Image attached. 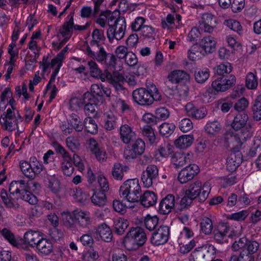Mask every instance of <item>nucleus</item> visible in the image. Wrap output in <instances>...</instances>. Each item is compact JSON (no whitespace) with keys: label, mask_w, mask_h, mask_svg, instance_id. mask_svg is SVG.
Segmentation results:
<instances>
[{"label":"nucleus","mask_w":261,"mask_h":261,"mask_svg":"<svg viewBox=\"0 0 261 261\" xmlns=\"http://www.w3.org/2000/svg\"><path fill=\"white\" fill-rule=\"evenodd\" d=\"M224 24L240 36L242 35L244 33L243 29L240 22L236 20L232 19L225 20Z\"/></svg>","instance_id":"nucleus-33"},{"label":"nucleus","mask_w":261,"mask_h":261,"mask_svg":"<svg viewBox=\"0 0 261 261\" xmlns=\"http://www.w3.org/2000/svg\"><path fill=\"white\" fill-rule=\"evenodd\" d=\"M97 236L106 242L112 241L113 235L111 228L106 223H103L96 228L95 231Z\"/></svg>","instance_id":"nucleus-21"},{"label":"nucleus","mask_w":261,"mask_h":261,"mask_svg":"<svg viewBox=\"0 0 261 261\" xmlns=\"http://www.w3.org/2000/svg\"><path fill=\"white\" fill-rule=\"evenodd\" d=\"M20 168L25 176L31 178L34 177V173L31 171V165L28 162L23 161L20 163Z\"/></svg>","instance_id":"nucleus-57"},{"label":"nucleus","mask_w":261,"mask_h":261,"mask_svg":"<svg viewBox=\"0 0 261 261\" xmlns=\"http://www.w3.org/2000/svg\"><path fill=\"white\" fill-rule=\"evenodd\" d=\"M141 31L144 38L154 39L156 35L155 30L151 26L144 25Z\"/></svg>","instance_id":"nucleus-54"},{"label":"nucleus","mask_w":261,"mask_h":261,"mask_svg":"<svg viewBox=\"0 0 261 261\" xmlns=\"http://www.w3.org/2000/svg\"><path fill=\"white\" fill-rule=\"evenodd\" d=\"M210 191L211 188L208 183L202 186L200 181L196 180L189 185L185 192L192 198L199 202H203L207 198Z\"/></svg>","instance_id":"nucleus-5"},{"label":"nucleus","mask_w":261,"mask_h":261,"mask_svg":"<svg viewBox=\"0 0 261 261\" xmlns=\"http://www.w3.org/2000/svg\"><path fill=\"white\" fill-rule=\"evenodd\" d=\"M261 150V137L259 136H255L254 138L253 146L250 148L249 155L253 157L256 155L257 152H259Z\"/></svg>","instance_id":"nucleus-55"},{"label":"nucleus","mask_w":261,"mask_h":261,"mask_svg":"<svg viewBox=\"0 0 261 261\" xmlns=\"http://www.w3.org/2000/svg\"><path fill=\"white\" fill-rule=\"evenodd\" d=\"M88 65L89 68L90 75L92 77L98 78L100 75L101 71L98 68L96 63L93 60H90L88 62Z\"/></svg>","instance_id":"nucleus-56"},{"label":"nucleus","mask_w":261,"mask_h":261,"mask_svg":"<svg viewBox=\"0 0 261 261\" xmlns=\"http://www.w3.org/2000/svg\"><path fill=\"white\" fill-rule=\"evenodd\" d=\"M170 228L167 225H161L152 234L151 243L155 246L166 244L169 238Z\"/></svg>","instance_id":"nucleus-11"},{"label":"nucleus","mask_w":261,"mask_h":261,"mask_svg":"<svg viewBox=\"0 0 261 261\" xmlns=\"http://www.w3.org/2000/svg\"><path fill=\"white\" fill-rule=\"evenodd\" d=\"M126 28L125 19L124 17L119 16L114 24L109 25L107 35L109 41L112 43L115 39L120 40L122 39L125 33Z\"/></svg>","instance_id":"nucleus-6"},{"label":"nucleus","mask_w":261,"mask_h":261,"mask_svg":"<svg viewBox=\"0 0 261 261\" xmlns=\"http://www.w3.org/2000/svg\"><path fill=\"white\" fill-rule=\"evenodd\" d=\"M61 168L64 175L71 176L74 171V167L72 164V158L70 155L69 158H64L61 164Z\"/></svg>","instance_id":"nucleus-36"},{"label":"nucleus","mask_w":261,"mask_h":261,"mask_svg":"<svg viewBox=\"0 0 261 261\" xmlns=\"http://www.w3.org/2000/svg\"><path fill=\"white\" fill-rule=\"evenodd\" d=\"M147 240L144 229L139 226L132 227L124 237V243L126 245H133L129 249H137L142 246Z\"/></svg>","instance_id":"nucleus-4"},{"label":"nucleus","mask_w":261,"mask_h":261,"mask_svg":"<svg viewBox=\"0 0 261 261\" xmlns=\"http://www.w3.org/2000/svg\"><path fill=\"white\" fill-rule=\"evenodd\" d=\"M248 120L247 114L243 112L238 113L231 123V127L233 130H240L234 136L238 148L241 147L243 144L253 136L252 128L250 124H247Z\"/></svg>","instance_id":"nucleus-1"},{"label":"nucleus","mask_w":261,"mask_h":261,"mask_svg":"<svg viewBox=\"0 0 261 261\" xmlns=\"http://www.w3.org/2000/svg\"><path fill=\"white\" fill-rule=\"evenodd\" d=\"M199 172V168L197 165L189 164L179 171L177 177L178 180L180 184H186L193 179Z\"/></svg>","instance_id":"nucleus-13"},{"label":"nucleus","mask_w":261,"mask_h":261,"mask_svg":"<svg viewBox=\"0 0 261 261\" xmlns=\"http://www.w3.org/2000/svg\"><path fill=\"white\" fill-rule=\"evenodd\" d=\"M70 122L72 127L77 132H81L84 128V125L82 123L80 117L75 114H72L70 115Z\"/></svg>","instance_id":"nucleus-47"},{"label":"nucleus","mask_w":261,"mask_h":261,"mask_svg":"<svg viewBox=\"0 0 261 261\" xmlns=\"http://www.w3.org/2000/svg\"><path fill=\"white\" fill-rule=\"evenodd\" d=\"M48 188L55 193L58 192L60 189V182L59 180L55 177L49 178Z\"/></svg>","instance_id":"nucleus-64"},{"label":"nucleus","mask_w":261,"mask_h":261,"mask_svg":"<svg viewBox=\"0 0 261 261\" xmlns=\"http://www.w3.org/2000/svg\"><path fill=\"white\" fill-rule=\"evenodd\" d=\"M128 167L122 166L120 163H115L112 170V175L117 180H122L123 176V172H127Z\"/></svg>","instance_id":"nucleus-35"},{"label":"nucleus","mask_w":261,"mask_h":261,"mask_svg":"<svg viewBox=\"0 0 261 261\" xmlns=\"http://www.w3.org/2000/svg\"><path fill=\"white\" fill-rule=\"evenodd\" d=\"M258 248L259 243L255 241H248L247 239L246 248L244 249H246L249 253L253 255L258 250Z\"/></svg>","instance_id":"nucleus-63"},{"label":"nucleus","mask_w":261,"mask_h":261,"mask_svg":"<svg viewBox=\"0 0 261 261\" xmlns=\"http://www.w3.org/2000/svg\"><path fill=\"white\" fill-rule=\"evenodd\" d=\"M201 230L205 234H210L213 230V226L212 220L206 217H203L200 222Z\"/></svg>","instance_id":"nucleus-39"},{"label":"nucleus","mask_w":261,"mask_h":261,"mask_svg":"<svg viewBox=\"0 0 261 261\" xmlns=\"http://www.w3.org/2000/svg\"><path fill=\"white\" fill-rule=\"evenodd\" d=\"M109 83H111L116 90L122 89L121 83L124 81V77L122 74L117 71H114L112 73H109Z\"/></svg>","instance_id":"nucleus-28"},{"label":"nucleus","mask_w":261,"mask_h":261,"mask_svg":"<svg viewBox=\"0 0 261 261\" xmlns=\"http://www.w3.org/2000/svg\"><path fill=\"white\" fill-rule=\"evenodd\" d=\"M141 189L137 178L126 180L120 188V195L130 202H138Z\"/></svg>","instance_id":"nucleus-2"},{"label":"nucleus","mask_w":261,"mask_h":261,"mask_svg":"<svg viewBox=\"0 0 261 261\" xmlns=\"http://www.w3.org/2000/svg\"><path fill=\"white\" fill-rule=\"evenodd\" d=\"M72 217L77 225L83 228H89L92 225L93 218L90 213L77 208L72 212Z\"/></svg>","instance_id":"nucleus-10"},{"label":"nucleus","mask_w":261,"mask_h":261,"mask_svg":"<svg viewBox=\"0 0 261 261\" xmlns=\"http://www.w3.org/2000/svg\"><path fill=\"white\" fill-rule=\"evenodd\" d=\"M139 202L144 207H148L154 205L156 203L157 197L155 193L152 191H146L142 195L140 194Z\"/></svg>","instance_id":"nucleus-22"},{"label":"nucleus","mask_w":261,"mask_h":261,"mask_svg":"<svg viewBox=\"0 0 261 261\" xmlns=\"http://www.w3.org/2000/svg\"><path fill=\"white\" fill-rule=\"evenodd\" d=\"M74 12H71L68 16V20L65 21L62 26H64L69 28V31L71 34V37L73 34V29L74 31H83L86 30L90 26V23L87 22L85 25H80L77 24H74Z\"/></svg>","instance_id":"nucleus-23"},{"label":"nucleus","mask_w":261,"mask_h":261,"mask_svg":"<svg viewBox=\"0 0 261 261\" xmlns=\"http://www.w3.org/2000/svg\"><path fill=\"white\" fill-rule=\"evenodd\" d=\"M195 79L196 81L200 84L204 83L210 76V71L207 68L202 70L199 69L195 71Z\"/></svg>","instance_id":"nucleus-41"},{"label":"nucleus","mask_w":261,"mask_h":261,"mask_svg":"<svg viewBox=\"0 0 261 261\" xmlns=\"http://www.w3.org/2000/svg\"><path fill=\"white\" fill-rule=\"evenodd\" d=\"M193 141V135H182L175 141V145L180 149H186L192 144Z\"/></svg>","instance_id":"nucleus-27"},{"label":"nucleus","mask_w":261,"mask_h":261,"mask_svg":"<svg viewBox=\"0 0 261 261\" xmlns=\"http://www.w3.org/2000/svg\"><path fill=\"white\" fill-rule=\"evenodd\" d=\"M38 231L29 230L26 232L23 236L24 242L27 243L30 246L36 247L37 243L40 241L42 238Z\"/></svg>","instance_id":"nucleus-24"},{"label":"nucleus","mask_w":261,"mask_h":261,"mask_svg":"<svg viewBox=\"0 0 261 261\" xmlns=\"http://www.w3.org/2000/svg\"><path fill=\"white\" fill-rule=\"evenodd\" d=\"M66 142L67 147L73 152H76L79 150L80 143L79 141L74 137L70 136L67 137Z\"/></svg>","instance_id":"nucleus-50"},{"label":"nucleus","mask_w":261,"mask_h":261,"mask_svg":"<svg viewBox=\"0 0 261 261\" xmlns=\"http://www.w3.org/2000/svg\"><path fill=\"white\" fill-rule=\"evenodd\" d=\"M83 125L86 131L92 134H95L98 132L97 124L95 120L90 117H88L85 119Z\"/></svg>","instance_id":"nucleus-37"},{"label":"nucleus","mask_w":261,"mask_h":261,"mask_svg":"<svg viewBox=\"0 0 261 261\" xmlns=\"http://www.w3.org/2000/svg\"><path fill=\"white\" fill-rule=\"evenodd\" d=\"M236 77L233 75L229 76L220 77L217 78L212 83V88L207 90V92L211 93L213 90L217 92H224L234 85Z\"/></svg>","instance_id":"nucleus-8"},{"label":"nucleus","mask_w":261,"mask_h":261,"mask_svg":"<svg viewBox=\"0 0 261 261\" xmlns=\"http://www.w3.org/2000/svg\"><path fill=\"white\" fill-rule=\"evenodd\" d=\"M120 138L124 143L128 144L136 138V134L127 124L122 125L119 128Z\"/></svg>","instance_id":"nucleus-20"},{"label":"nucleus","mask_w":261,"mask_h":261,"mask_svg":"<svg viewBox=\"0 0 261 261\" xmlns=\"http://www.w3.org/2000/svg\"><path fill=\"white\" fill-rule=\"evenodd\" d=\"M2 235L7 240L8 242L14 246L18 247L19 243L17 240L15 238L14 234L6 228L2 229L1 231Z\"/></svg>","instance_id":"nucleus-51"},{"label":"nucleus","mask_w":261,"mask_h":261,"mask_svg":"<svg viewBox=\"0 0 261 261\" xmlns=\"http://www.w3.org/2000/svg\"><path fill=\"white\" fill-rule=\"evenodd\" d=\"M18 183L16 180H14L10 185L9 191L10 194L8 195L7 191L3 189L1 191V197L5 205L8 208H12L17 209L19 207V204L18 203L17 200L12 197L14 194L18 193Z\"/></svg>","instance_id":"nucleus-7"},{"label":"nucleus","mask_w":261,"mask_h":261,"mask_svg":"<svg viewBox=\"0 0 261 261\" xmlns=\"http://www.w3.org/2000/svg\"><path fill=\"white\" fill-rule=\"evenodd\" d=\"M194 200L196 201L195 199L192 198V197L189 195L186 194L185 192V196L181 198L180 201L179 207L178 210L182 211L183 209L187 208L188 206L190 205Z\"/></svg>","instance_id":"nucleus-58"},{"label":"nucleus","mask_w":261,"mask_h":261,"mask_svg":"<svg viewBox=\"0 0 261 261\" xmlns=\"http://www.w3.org/2000/svg\"><path fill=\"white\" fill-rule=\"evenodd\" d=\"M167 78L171 83H185L190 80V75L182 70H174L169 73Z\"/></svg>","instance_id":"nucleus-19"},{"label":"nucleus","mask_w":261,"mask_h":261,"mask_svg":"<svg viewBox=\"0 0 261 261\" xmlns=\"http://www.w3.org/2000/svg\"><path fill=\"white\" fill-rule=\"evenodd\" d=\"M159 223V218L156 216H151L148 215L144 219V225L150 231L153 230Z\"/></svg>","instance_id":"nucleus-48"},{"label":"nucleus","mask_w":261,"mask_h":261,"mask_svg":"<svg viewBox=\"0 0 261 261\" xmlns=\"http://www.w3.org/2000/svg\"><path fill=\"white\" fill-rule=\"evenodd\" d=\"M116 119L114 115H108L107 119L105 120L104 125L105 128L108 130L113 129L117 124Z\"/></svg>","instance_id":"nucleus-60"},{"label":"nucleus","mask_w":261,"mask_h":261,"mask_svg":"<svg viewBox=\"0 0 261 261\" xmlns=\"http://www.w3.org/2000/svg\"><path fill=\"white\" fill-rule=\"evenodd\" d=\"M175 197L173 194H168L160 202L159 211L163 215L168 214L174 207Z\"/></svg>","instance_id":"nucleus-17"},{"label":"nucleus","mask_w":261,"mask_h":261,"mask_svg":"<svg viewBox=\"0 0 261 261\" xmlns=\"http://www.w3.org/2000/svg\"><path fill=\"white\" fill-rule=\"evenodd\" d=\"M204 129L207 134L214 135L220 132L221 129V125L216 120L208 121L206 124Z\"/></svg>","instance_id":"nucleus-38"},{"label":"nucleus","mask_w":261,"mask_h":261,"mask_svg":"<svg viewBox=\"0 0 261 261\" xmlns=\"http://www.w3.org/2000/svg\"><path fill=\"white\" fill-rule=\"evenodd\" d=\"M185 110L188 116L195 119H202L207 114V111L205 108H198L191 102L186 105Z\"/></svg>","instance_id":"nucleus-18"},{"label":"nucleus","mask_w":261,"mask_h":261,"mask_svg":"<svg viewBox=\"0 0 261 261\" xmlns=\"http://www.w3.org/2000/svg\"><path fill=\"white\" fill-rule=\"evenodd\" d=\"M92 36L93 39L90 42V44L92 46L94 45L99 46L98 43L100 41H102L105 39L103 31L98 29H95L94 30L92 34Z\"/></svg>","instance_id":"nucleus-45"},{"label":"nucleus","mask_w":261,"mask_h":261,"mask_svg":"<svg viewBox=\"0 0 261 261\" xmlns=\"http://www.w3.org/2000/svg\"><path fill=\"white\" fill-rule=\"evenodd\" d=\"M175 128V125L173 123H163L160 126V133L161 135L169 137L173 132Z\"/></svg>","instance_id":"nucleus-43"},{"label":"nucleus","mask_w":261,"mask_h":261,"mask_svg":"<svg viewBox=\"0 0 261 261\" xmlns=\"http://www.w3.org/2000/svg\"><path fill=\"white\" fill-rule=\"evenodd\" d=\"M145 21V19L142 17H137L135 21L132 23L131 29L134 32H138L141 31L144 27Z\"/></svg>","instance_id":"nucleus-62"},{"label":"nucleus","mask_w":261,"mask_h":261,"mask_svg":"<svg viewBox=\"0 0 261 261\" xmlns=\"http://www.w3.org/2000/svg\"><path fill=\"white\" fill-rule=\"evenodd\" d=\"M179 128L182 132H187L193 128V123L189 118H184L179 122Z\"/></svg>","instance_id":"nucleus-61"},{"label":"nucleus","mask_w":261,"mask_h":261,"mask_svg":"<svg viewBox=\"0 0 261 261\" xmlns=\"http://www.w3.org/2000/svg\"><path fill=\"white\" fill-rule=\"evenodd\" d=\"M199 22L200 29L205 32L211 33L216 26L217 18L211 14L205 13L202 15L201 20Z\"/></svg>","instance_id":"nucleus-16"},{"label":"nucleus","mask_w":261,"mask_h":261,"mask_svg":"<svg viewBox=\"0 0 261 261\" xmlns=\"http://www.w3.org/2000/svg\"><path fill=\"white\" fill-rule=\"evenodd\" d=\"M159 175V170L154 165H148L146 170L142 172L141 179L146 187H150L154 182H156Z\"/></svg>","instance_id":"nucleus-14"},{"label":"nucleus","mask_w":261,"mask_h":261,"mask_svg":"<svg viewBox=\"0 0 261 261\" xmlns=\"http://www.w3.org/2000/svg\"><path fill=\"white\" fill-rule=\"evenodd\" d=\"M143 135L148 140L150 144H153L156 139L154 130L149 125L145 126L142 129Z\"/></svg>","instance_id":"nucleus-53"},{"label":"nucleus","mask_w":261,"mask_h":261,"mask_svg":"<svg viewBox=\"0 0 261 261\" xmlns=\"http://www.w3.org/2000/svg\"><path fill=\"white\" fill-rule=\"evenodd\" d=\"M154 93L152 90H148L145 88H138L133 92V98L135 102L141 106H149L154 101L161 100V95L154 87Z\"/></svg>","instance_id":"nucleus-3"},{"label":"nucleus","mask_w":261,"mask_h":261,"mask_svg":"<svg viewBox=\"0 0 261 261\" xmlns=\"http://www.w3.org/2000/svg\"><path fill=\"white\" fill-rule=\"evenodd\" d=\"M216 249L214 246L207 245L196 249L192 254L194 261H209L215 257Z\"/></svg>","instance_id":"nucleus-9"},{"label":"nucleus","mask_w":261,"mask_h":261,"mask_svg":"<svg viewBox=\"0 0 261 261\" xmlns=\"http://www.w3.org/2000/svg\"><path fill=\"white\" fill-rule=\"evenodd\" d=\"M132 148L137 155H142L145 149V143L141 139H137L132 145Z\"/></svg>","instance_id":"nucleus-49"},{"label":"nucleus","mask_w":261,"mask_h":261,"mask_svg":"<svg viewBox=\"0 0 261 261\" xmlns=\"http://www.w3.org/2000/svg\"><path fill=\"white\" fill-rule=\"evenodd\" d=\"M231 261H254V256L247 252L246 249H243L239 256H231Z\"/></svg>","instance_id":"nucleus-44"},{"label":"nucleus","mask_w":261,"mask_h":261,"mask_svg":"<svg viewBox=\"0 0 261 261\" xmlns=\"http://www.w3.org/2000/svg\"><path fill=\"white\" fill-rule=\"evenodd\" d=\"M68 29L69 28L64 25L61 26L59 30V33L62 35L63 39L59 43L57 46L58 50L61 48L66 42L71 38V34Z\"/></svg>","instance_id":"nucleus-42"},{"label":"nucleus","mask_w":261,"mask_h":261,"mask_svg":"<svg viewBox=\"0 0 261 261\" xmlns=\"http://www.w3.org/2000/svg\"><path fill=\"white\" fill-rule=\"evenodd\" d=\"M253 117L256 121L261 120V95L255 99L253 107Z\"/></svg>","instance_id":"nucleus-40"},{"label":"nucleus","mask_w":261,"mask_h":261,"mask_svg":"<svg viewBox=\"0 0 261 261\" xmlns=\"http://www.w3.org/2000/svg\"><path fill=\"white\" fill-rule=\"evenodd\" d=\"M105 193L100 191L95 192L91 198L92 202L94 205L98 206H103L105 205L107 199Z\"/></svg>","instance_id":"nucleus-34"},{"label":"nucleus","mask_w":261,"mask_h":261,"mask_svg":"<svg viewBox=\"0 0 261 261\" xmlns=\"http://www.w3.org/2000/svg\"><path fill=\"white\" fill-rule=\"evenodd\" d=\"M241 154L239 152L237 154L231 153L227 158L226 162V167L229 171L235 170L242 163V159L240 156Z\"/></svg>","instance_id":"nucleus-29"},{"label":"nucleus","mask_w":261,"mask_h":261,"mask_svg":"<svg viewBox=\"0 0 261 261\" xmlns=\"http://www.w3.org/2000/svg\"><path fill=\"white\" fill-rule=\"evenodd\" d=\"M258 85L257 79L252 72H249L246 76V86L249 89H255Z\"/></svg>","instance_id":"nucleus-52"},{"label":"nucleus","mask_w":261,"mask_h":261,"mask_svg":"<svg viewBox=\"0 0 261 261\" xmlns=\"http://www.w3.org/2000/svg\"><path fill=\"white\" fill-rule=\"evenodd\" d=\"M129 225L127 220L120 218L114 221L113 231L118 235H122Z\"/></svg>","instance_id":"nucleus-31"},{"label":"nucleus","mask_w":261,"mask_h":261,"mask_svg":"<svg viewBox=\"0 0 261 261\" xmlns=\"http://www.w3.org/2000/svg\"><path fill=\"white\" fill-rule=\"evenodd\" d=\"M230 227L227 223H221L218 228L214 230V239L219 243H222L224 237L226 236Z\"/></svg>","instance_id":"nucleus-25"},{"label":"nucleus","mask_w":261,"mask_h":261,"mask_svg":"<svg viewBox=\"0 0 261 261\" xmlns=\"http://www.w3.org/2000/svg\"><path fill=\"white\" fill-rule=\"evenodd\" d=\"M232 71V66L229 63L220 64L217 67L216 73L222 77L228 76L227 74Z\"/></svg>","instance_id":"nucleus-46"},{"label":"nucleus","mask_w":261,"mask_h":261,"mask_svg":"<svg viewBox=\"0 0 261 261\" xmlns=\"http://www.w3.org/2000/svg\"><path fill=\"white\" fill-rule=\"evenodd\" d=\"M96 60L110 70L115 69L117 61L116 56L113 54L107 53L102 46L97 51Z\"/></svg>","instance_id":"nucleus-12"},{"label":"nucleus","mask_w":261,"mask_h":261,"mask_svg":"<svg viewBox=\"0 0 261 261\" xmlns=\"http://www.w3.org/2000/svg\"><path fill=\"white\" fill-rule=\"evenodd\" d=\"M216 42L213 37H204L200 42V45L206 53H212L215 50Z\"/></svg>","instance_id":"nucleus-26"},{"label":"nucleus","mask_w":261,"mask_h":261,"mask_svg":"<svg viewBox=\"0 0 261 261\" xmlns=\"http://www.w3.org/2000/svg\"><path fill=\"white\" fill-rule=\"evenodd\" d=\"M36 247L40 252L45 255L50 254L53 251V245L51 242L42 238L38 243H37Z\"/></svg>","instance_id":"nucleus-30"},{"label":"nucleus","mask_w":261,"mask_h":261,"mask_svg":"<svg viewBox=\"0 0 261 261\" xmlns=\"http://www.w3.org/2000/svg\"><path fill=\"white\" fill-rule=\"evenodd\" d=\"M102 89V88H100L97 84H92L91 87V92H87L84 94V101L102 103L103 98Z\"/></svg>","instance_id":"nucleus-15"},{"label":"nucleus","mask_w":261,"mask_h":261,"mask_svg":"<svg viewBox=\"0 0 261 261\" xmlns=\"http://www.w3.org/2000/svg\"><path fill=\"white\" fill-rule=\"evenodd\" d=\"M21 198L32 205L36 204L38 201L37 197L28 190L21 195Z\"/></svg>","instance_id":"nucleus-59"},{"label":"nucleus","mask_w":261,"mask_h":261,"mask_svg":"<svg viewBox=\"0 0 261 261\" xmlns=\"http://www.w3.org/2000/svg\"><path fill=\"white\" fill-rule=\"evenodd\" d=\"M171 162L174 165L175 168H179L187 164L188 158L184 153L175 152L171 158Z\"/></svg>","instance_id":"nucleus-32"}]
</instances>
